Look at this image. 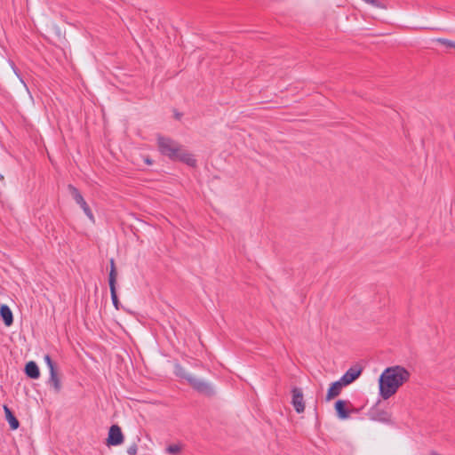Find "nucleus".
Instances as JSON below:
<instances>
[{"instance_id": "9b49d317", "label": "nucleus", "mask_w": 455, "mask_h": 455, "mask_svg": "<svg viewBox=\"0 0 455 455\" xmlns=\"http://www.w3.org/2000/svg\"><path fill=\"white\" fill-rule=\"evenodd\" d=\"M50 377L47 381V384L53 388L55 393H60L61 390V382L60 379L57 372V368L50 370Z\"/></svg>"}, {"instance_id": "412c9836", "label": "nucleus", "mask_w": 455, "mask_h": 455, "mask_svg": "<svg viewBox=\"0 0 455 455\" xmlns=\"http://www.w3.org/2000/svg\"><path fill=\"white\" fill-rule=\"evenodd\" d=\"M138 451V447L136 443H132L131 446L127 449V454L128 455H136Z\"/></svg>"}, {"instance_id": "0eeeda50", "label": "nucleus", "mask_w": 455, "mask_h": 455, "mask_svg": "<svg viewBox=\"0 0 455 455\" xmlns=\"http://www.w3.org/2000/svg\"><path fill=\"white\" fill-rule=\"evenodd\" d=\"M291 404L293 405L294 410L297 413L303 412L305 410V403L301 388L295 387L291 389Z\"/></svg>"}, {"instance_id": "6ab92c4d", "label": "nucleus", "mask_w": 455, "mask_h": 455, "mask_svg": "<svg viewBox=\"0 0 455 455\" xmlns=\"http://www.w3.org/2000/svg\"><path fill=\"white\" fill-rule=\"evenodd\" d=\"M44 360L49 371L56 368V364L52 360L50 355H45L44 356Z\"/></svg>"}, {"instance_id": "a211bd4d", "label": "nucleus", "mask_w": 455, "mask_h": 455, "mask_svg": "<svg viewBox=\"0 0 455 455\" xmlns=\"http://www.w3.org/2000/svg\"><path fill=\"white\" fill-rule=\"evenodd\" d=\"M165 451L171 455H178L181 451V446L180 444H171L166 447Z\"/></svg>"}, {"instance_id": "2eb2a0df", "label": "nucleus", "mask_w": 455, "mask_h": 455, "mask_svg": "<svg viewBox=\"0 0 455 455\" xmlns=\"http://www.w3.org/2000/svg\"><path fill=\"white\" fill-rule=\"evenodd\" d=\"M4 411L5 413V419L8 421L11 429L16 430L20 427V422L14 414L12 412L11 409L7 405H4Z\"/></svg>"}, {"instance_id": "7ed1b4c3", "label": "nucleus", "mask_w": 455, "mask_h": 455, "mask_svg": "<svg viewBox=\"0 0 455 455\" xmlns=\"http://www.w3.org/2000/svg\"><path fill=\"white\" fill-rule=\"evenodd\" d=\"M189 385L200 395L207 397L216 395V388L213 384L209 381L195 377L194 379H189Z\"/></svg>"}, {"instance_id": "ddd939ff", "label": "nucleus", "mask_w": 455, "mask_h": 455, "mask_svg": "<svg viewBox=\"0 0 455 455\" xmlns=\"http://www.w3.org/2000/svg\"><path fill=\"white\" fill-rule=\"evenodd\" d=\"M0 315L6 326H11L13 323V315L11 308L7 305L0 307Z\"/></svg>"}, {"instance_id": "4be33fe9", "label": "nucleus", "mask_w": 455, "mask_h": 455, "mask_svg": "<svg viewBox=\"0 0 455 455\" xmlns=\"http://www.w3.org/2000/svg\"><path fill=\"white\" fill-rule=\"evenodd\" d=\"M11 66H12V68L13 70V72L15 73V75L19 77V79L20 80V82L26 86L22 77L20 76V73H19V69L17 68V67L15 66V64L13 62L11 63Z\"/></svg>"}, {"instance_id": "5701e85b", "label": "nucleus", "mask_w": 455, "mask_h": 455, "mask_svg": "<svg viewBox=\"0 0 455 455\" xmlns=\"http://www.w3.org/2000/svg\"><path fill=\"white\" fill-rule=\"evenodd\" d=\"M144 161H145V163H146L147 164H152V163H153V161H152L150 158H148V157L145 158V160H144Z\"/></svg>"}, {"instance_id": "dca6fc26", "label": "nucleus", "mask_w": 455, "mask_h": 455, "mask_svg": "<svg viewBox=\"0 0 455 455\" xmlns=\"http://www.w3.org/2000/svg\"><path fill=\"white\" fill-rule=\"evenodd\" d=\"M177 161L183 162L189 166H195L196 164V160L194 158L193 155L188 153L187 151L181 150L179 155Z\"/></svg>"}, {"instance_id": "20e7f679", "label": "nucleus", "mask_w": 455, "mask_h": 455, "mask_svg": "<svg viewBox=\"0 0 455 455\" xmlns=\"http://www.w3.org/2000/svg\"><path fill=\"white\" fill-rule=\"evenodd\" d=\"M68 189L70 195L72 196L73 199L82 208V210L84 211V214L88 217V219L94 222L93 213L90 209L89 205L87 204L86 201L84 200V196L80 193V191L71 184L68 186Z\"/></svg>"}, {"instance_id": "6e6552de", "label": "nucleus", "mask_w": 455, "mask_h": 455, "mask_svg": "<svg viewBox=\"0 0 455 455\" xmlns=\"http://www.w3.org/2000/svg\"><path fill=\"white\" fill-rule=\"evenodd\" d=\"M363 369L360 366L350 367L340 378V380L345 386L354 382L362 373Z\"/></svg>"}, {"instance_id": "f8f14e48", "label": "nucleus", "mask_w": 455, "mask_h": 455, "mask_svg": "<svg viewBox=\"0 0 455 455\" xmlns=\"http://www.w3.org/2000/svg\"><path fill=\"white\" fill-rule=\"evenodd\" d=\"M344 386H345V384H343L341 382L340 379L339 380L331 383V385L330 386V387L327 391L326 400L330 401L331 399L338 396Z\"/></svg>"}, {"instance_id": "f3484780", "label": "nucleus", "mask_w": 455, "mask_h": 455, "mask_svg": "<svg viewBox=\"0 0 455 455\" xmlns=\"http://www.w3.org/2000/svg\"><path fill=\"white\" fill-rule=\"evenodd\" d=\"M175 374L176 376H178L179 378H181V379H184L188 381V383L189 384V379H194L195 376L192 375L191 373L188 372L180 364H176L175 365Z\"/></svg>"}, {"instance_id": "aec40b11", "label": "nucleus", "mask_w": 455, "mask_h": 455, "mask_svg": "<svg viewBox=\"0 0 455 455\" xmlns=\"http://www.w3.org/2000/svg\"><path fill=\"white\" fill-rule=\"evenodd\" d=\"M437 41L447 47L455 48V42L444 38H438Z\"/></svg>"}, {"instance_id": "9d476101", "label": "nucleus", "mask_w": 455, "mask_h": 455, "mask_svg": "<svg viewBox=\"0 0 455 455\" xmlns=\"http://www.w3.org/2000/svg\"><path fill=\"white\" fill-rule=\"evenodd\" d=\"M349 402L345 400H338L335 403L334 408L337 413V416L339 419H347L349 418V411L347 409V405Z\"/></svg>"}, {"instance_id": "f03ea898", "label": "nucleus", "mask_w": 455, "mask_h": 455, "mask_svg": "<svg viewBox=\"0 0 455 455\" xmlns=\"http://www.w3.org/2000/svg\"><path fill=\"white\" fill-rule=\"evenodd\" d=\"M158 149L160 153L172 161H177L179 155L182 150V147L175 140L159 136L157 138Z\"/></svg>"}, {"instance_id": "39448f33", "label": "nucleus", "mask_w": 455, "mask_h": 455, "mask_svg": "<svg viewBox=\"0 0 455 455\" xmlns=\"http://www.w3.org/2000/svg\"><path fill=\"white\" fill-rule=\"evenodd\" d=\"M116 275L117 274H116V266H115V260H114V259H110V271H109V275H108V284H109V290H110V295H111L113 306L116 307V309L118 310L120 302L117 298L116 288Z\"/></svg>"}, {"instance_id": "f257e3e1", "label": "nucleus", "mask_w": 455, "mask_h": 455, "mask_svg": "<svg viewBox=\"0 0 455 455\" xmlns=\"http://www.w3.org/2000/svg\"><path fill=\"white\" fill-rule=\"evenodd\" d=\"M410 377L411 373L403 366L395 365L386 368L379 379L380 396L384 400H387L409 380Z\"/></svg>"}, {"instance_id": "1a4fd4ad", "label": "nucleus", "mask_w": 455, "mask_h": 455, "mask_svg": "<svg viewBox=\"0 0 455 455\" xmlns=\"http://www.w3.org/2000/svg\"><path fill=\"white\" fill-rule=\"evenodd\" d=\"M368 416L371 420L379 421V422H387L389 420V415L384 410H380L378 407V404L372 406L369 411Z\"/></svg>"}, {"instance_id": "4468645a", "label": "nucleus", "mask_w": 455, "mask_h": 455, "mask_svg": "<svg viewBox=\"0 0 455 455\" xmlns=\"http://www.w3.org/2000/svg\"><path fill=\"white\" fill-rule=\"evenodd\" d=\"M25 373L28 377H29L30 379H36L40 376L39 368H38L37 364L33 361H30L26 364Z\"/></svg>"}, {"instance_id": "423d86ee", "label": "nucleus", "mask_w": 455, "mask_h": 455, "mask_svg": "<svg viewBox=\"0 0 455 455\" xmlns=\"http://www.w3.org/2000/svg\"><path fill=\"white\" fill-rule=\"evenodd\" d=\"M124 435L121 430V427L117 425H113L110 427L108 431V436L107 439V443L109 446H117L123 443Z\"/></svg>"}]
</instances>
